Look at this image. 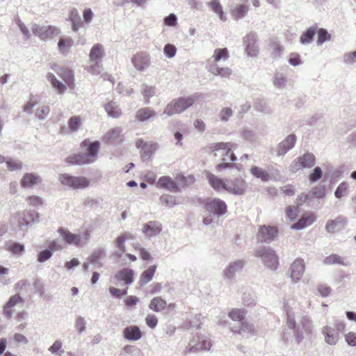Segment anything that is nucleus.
<instances>
[{"instance_id": "nucleus-17", "label": "nucleus", "mask_w": 356, "mask_h": 356, "mask_svg": "<svg viewBox=\"0 0 356 356\" xmlns=\"http://www.w3.org/2000/svg\"><path fill=\"white\" fill-rule=\"evenodd\" d=\"M245 261L243 259H238L229 264L223 270L224 278L232 280L236 273H239L244 267Z\"/></svg>"}, {"instance_id": "nucleus-16", "label": "nucleus", "mask_w": 356, "mask_h": 356, "mask_svg": "<svg viewBox=\"0 0 356 356\" xmlns=\"http://www.w3.org/2000/svg\"><path fill=\"white\" fill-rule=\"evenodd\" d=\"M131 63L137 70L143 72L150 65L149 55L146 52L137 53L131 58Z\"/></svg>"}, {"instance_id": "nucleus-48", "label": "nucleus", "mask_w": 356, "mask_h": 356, "mask_svg": "<svg viewBox=\"0 0 356 356\" xmlns=\"http://www.w3.org/2000/svg\"><path fill=\"white\" fill-rule=\"evenodd\" d=\"M105 250L104 248H98L92 253L89 261L90 264L94 265H98L102 266V264L99 262V259L104 255Z\"/></svg>"}, {"instance_id": "nucleus-36", "label": "nucleus", "mask_w": 356, "mask_h": 356, "mask_svg": "<svg viewBox=\"0 0 356 356\" xmlns=\"http://www.w3.org/2000/svg\"><path fill=\"white\" fill-rule=\"evenodd\" d=\"M115 277L128 285L131 284L134 282V271L131 269L123 268L116 274Z\"/></svg>"}, {"instance_id": "nucleus-58", "label": "nucleus", "mask_w": 356, "mask_h": 356, "mask_svg": "<svg viewBox=\"0 0 356 356\" xmlns=\"http://www.w3.org/2000/svg\"><path fill=\"white\" fill-rule=\"evenodd\" d=\"M52 252H51L48 248H46L38 252L37 261L40 263H44L49 260L52 257Z\"/></svg>"}, {"instance_id": "nucleus-11", "label": "nucleus", "mask_w": 356, "mask_h": 356, "mask_svg": "<svg viewBox=\"0 0 356 356\" xmlns=\"http://www.w3.org/2000/svg\"><path fill=\"white\" fill-rule=\"evenodd\" d=\"M316 156L312 153L307 152L298 156L293 163L290 165L293 172H296L301 168H311L315 165Z\"/></svg>"}, {"instance_id": "nucleus-32", "label": "nucleus", "mask_w": 356, "mask_h": 356, "mask_svg": "<svg viewBox=\"0 0 356 356\" xmlns=\"http://www.w3.org/2000/svg\"><path fill=\"white\" fill-rule=\"evenodd\" d=\"M314 217L312 214L302 216L296 223L291 227L293 229H302L311 225L314 222Z\"/></svg>"}, {"instance_id": "nucleus-60", "label": "nucleus", "mask_w": 356, "mask_h": 356, "mask_svg": "<svg viewBox=\"0 0 356 356\" xmlns=\"http://www.w3.org/2000/svg\"><path fill=\"white\" fill-rule=\"evenodd\" d=\"M177 52V48L174 44L168 43L163 47V54L164 55L168 58H173Z\"/></svg>"}, {"instance_id": "nucleus-44", "label": "nucleus", "mask_w": 356, "mask_h": 356, "mask_svg": "<svg viewBox=\"0 0 356 356\" xmlns=\"http://www.w3.org/2000/svg\"><path fill=\"white\" fill-rule=\"evenodd\" d=\"M207 5L215 13L218 15L220 20L225 21L227 19L219 0H211V2L207 3Z\"/></svg>"}, {"instance_id": "nucleus-43", "label": "nucleus", "mask_w": 356, "mask_h": 356, "mask_svg": "<svg viewBox=\"0 0 356 356\" xmlns=\"http://www.w3.org/2000/svg\"><path fill=\"white\" fill-rule=\"evenodd\" d=\"M248 10L246 5L241 3L231 10V15L234 19L237 20L243 18L248 13Z\"/></svg>"}, {"instance_id": "nucleus-12", "label": "nucleus", "mask_w": 356, "mask_h": 356, "mask_svg": "<svg viewBox=\"0 0 356 356\" xmlns=\"http://www.w3.org/2000/svg\"><path fill=\"white\" fill-rule=\"evenodd\" d=\"M205 207L210 213L216 216L218 218L223 216L227 211L226 203L219 198L207 200Z\"/></svg>"}, {"instance_id": "nucleus-40", "label": "nucleus", "mask_w": 356, "mask_h": 356, "mask_svg": "<svg viewBox=\"0 0 356 356\" xmlns=\"http://www.w3.org/2000/svg\"><path fill=\"white\" fill-rule=\"evenodd\" d=\"M250 172L254 177L260 179L262 181L267 182L270 181L267 170L254 165L251 168Z\"/></svg>"}, {"instance_id": "nucleus-20", "label": "nucleus", "mask_w": 356, "mask_h": 356, "mask_svg": "<svg viewBox=\"0 0 356 356\" xmlns=\"http://www.w3.org/2000/svg\"><path fill=\"white\" fill-rule=\"evenodd\" d=\"M206 177L211 186L216 191L223 189L227 191L228 186L227 179L220 178L210 172H206Z\"/></svg>"}, {"instance_id": "nucleus-2", "label": "nucleus", "mask_w": 356, "mask_h": 356, "mask_svg": "<svg viewBox=\"0 0 356 356\" xmlns=\"http://www.w3.org/2000/svg\"><path fill=\"white\" fill-rule=\"evenodd\" d=\"M84 152L68 156L66 161L70 164L83 165L92 163L99 152L100 143L99 141L90 142L89 140H84L81 143Z\"/></svg>"}, {"instance_id": "nucleus-42", "label": "nucleus", "mask_w": 356, "mask_h": 356, "mask_svg": "<svg viewBox=\"0 0 356 356\" xmlns=\"http://www.w3.org/2000/svg\"><path fill=\"white\" fill-rule=\"evenodd\" d=\"M166 306L167 302L165 300L161 297H155L151 300L149 308L156 312H159L164 309Z\"/></svg>"}, {"instance_id": "nucleus-37", "label": "nucleus", "mask_w": 356, "mask_h": 356, "mask_svg": "<svg viewBox=\"0 0 356 356\" xmlns=\"http://www.w3.org/2000/svg\"><path fill=\"white\" fill-rule=\"evenodd\" d=\"M119 356H144V355L139 348L127 345L121 350Z\"/></svg>"}, {"instance_id": "nucleus-5", "label": "nucleus", "mask_w": 356, "mask_h": 356, "mask_svg": "<svg viewBox=\"0 0 356 356\" xmlns=\"http://www.w3.org/2000/svg\"><path fill=\"white\" fill-rule=\"evenodd\" d=\"M255 257L261 259L263 264L272 270H275L278 265V257L275 252L269 247L261 246L255 250Z\"/></svg>"}, {"instance_id": "nucleus-41", "label": "nucleus", "mask_w": 356, "mask_h": 356, "mask_svg": "<svg viewBox=\"0 0 356 356\" xmlns=\"http://www.w3.org/2000/svg\"><path fill=\"white\" fill-rule=\"evenodd\" d=\"M104 108L108 115L112 118H119L121 114V110L115 102H110L104 105Z\"/></svg>"}, {"instance_id": "nucleus-29", "label": "nucleus", "mask_w": 356, "mask_h": 356, "mask_svg": "<svg viewBox=\"0 0 356 356\" xmlns=\"http://www.w3.org/2000/svg\"><path fill=\"white\" fill-rule=\"evenodd\" d=\"M322 333L325 337V341L330 345H334L337 343L339 339V333L337 332L334 328L326 325L323 327Z\"/></svg>"}, {"instance_id": "nucleus-30", "label": "nucleus", "mask_w": 356, "mask_h": 356, "mask_svg": "<svg viewBox=\"0 0 356 356\" xmlns=\"http://www.w3.org/2000/svg\"><path fill=\"white\" fill-rule=\"evenodd\" d=\"M122 129L115 128L109 131L104 136L105 142L111 144L118 145L122 143Z\"/></svg>"}, {"instance_id": "nucleus-18", "label": "nucleus", "mask_w": 356, "mask_h": 356, "mask_svg": "<svg viewBox=\"0 0 356 356\" xmlns=\"http://www.w3.org/2000/svg\"><path fill=\"white\" fill-rule=\"evenodd\" d=\"M305 266L302 259H296L291 265L290 276L293 282H298L302 277Z\"/></svg>"}, {"instance_id": "nucleus-9", "label": "nucleus", "mask_w": 356, "mask_h": 356, "mask_svg": "<svg viewBox=\"0 0 356 356\" xmlns=\"http://www.w3.org/2000/svg\"><path fill=\"white\" fill-rule=\"evenodd\" d=\"M33 33L39 37L42 40L51 39L54 35H58L60 33L59 29L51 25L40 26L37 24H33L31 26Z\"/></svg>"}, {"instance_id": "nucleus-33", "label": "nucleus", "mask_w": 356, "mask_h": 356, "mask_svg": "<svg viewBox=\"0 0 356 356\" xmlns=\"http://www.w3.org/2000/svg\"><path fill=\"white\" fill-rule=\"evenodd\" d=\"M317 26L313 25L309 27L305 31L302 33L300 38V42L302 44H307L310 43L316 34Z\"/></svg>"}, {"instance_id": "nucleus-8", "label": "nucleus", "mask_w": 356, "mask_h": 356, "mask_svg": "<svg viewBox=\"0 0 356 356\" xmlns=\"http://www.w3.org/2000/svg\"><path fill=\"white\" fill-rule=\"evenodd\" d=\"M19 226L22 230H27L31 223L39 222L40 214L34 210H25L17 213Z\"/></svg>"}, {"instance_id": "nucleus-15", "label": "nucleus", "mask_w": 356, "mask_h": 356, "mask_svg": "<svg viewBox=\"0 0 356 356\" xmlns=\"http://www.w3.org/2000/svg\"><path fill=\"white\" fill-rule=\"evenodd\" d=\"M297 138L294 134H291L282 141H281L275 151L277 156H283L286 154L289 150L293 148L296 143Z\"/></svg>"}, {"instance_id": "nucleus-63", "label": "nucleus", "mask_w": 356, "mask_h": 356, "mask_svg": "<svg viewBox=\"0 0 356 356\" xmlns=\"http://www.w3.org/2000/svg\"><path fill=\"white\" fill-rule=\"evenodd\" d=\"M49 351L52 354L57 353L59 356L64 353V350L62 349V343L59 340H56L49 348Z\"/></svg>"}, {"instance_id": "nucleus-45", "label": "nucleus", "mask_w": 356, "mask_h": 356, "mask_svg": "<svg viewBox=\"0 0 356 356\" xmlns=\"http://www.w3.org/2000/svg\"><path fill=\"white\" fill-rule=\"evenodd\" d=\"M7 249L13 254L21 256L24 252L25 248L23 244L17 242L9 241L7 243Z\"/></svg>"}, {"instance_id": "nucleus-4", "label": "nucleus", "mask_w": 356, "mask_h": 356, "mask_svg": "<svg viewBox=\"0 0 356 356\" xmlns=\"http://www.w3.org/2000/svg\"><path fill=\"white\" fill-rule=\"evenodd\" d=\"M195 103L193 97H181L173 99L164 110V113L168 116L179 114L186 111Z\"/></svg>"}, {"instance_id": "nucleus-19", "label": "nucleus", "mask_w": 356, "mask_h": 356, "mask_svg": "<svg viewBox=\"0 0 356 356\" xmlns=\"http://www.w3.org/2000/svg\"><path fill=\"white\" fill-rule=\"evenodd\" d=\"M23 302L24 299L19 293L10 296L3 307V316L8 319L10 318L13 316L12 309L17 304Z\"/></svg>"}, {"instance_id": "nucleus-57", "label": "nucleus", "mask_w": 356, "mask_h": 356, "mask_svg": "<svg viewBox=\"0 0 356 356\" xmlns=\"http://www.w3.org/2000/svg\"><path fill=\"white\" fill-rule=\"evenodd\" d=\"M323 177V171L321 168L316 166L314 168L313 172L309 175L310 183H314L320 180Z\"/></svg>"}, {"instance_id": "nucleus-26", "label": "nucleus", "mask_w": 356, "mask_h": 356, "mask_svg": "<svg viewBox=\"0 0 356 356\" xmlns=\"http://www.w3.org/2000/svg\"><path fill=\"white\" fill-rule=\"evenodd\" d=\"M42 181L41 177L33 172L25 173L21 179V186L23 188H30Z\"/></svg>"}, {"instance_id": "nucleus-10", "label": "nucleus", "mask_w": 356, "mask_h": 356, "mask_svg": "<svg viewBox=\"0 0 356 356\" xmlns=\"http://www.w3.org/2000/svg\"><path fill=\"white\" fill-rule=\"evenodd\" d=\"M278 234V229L274 226L261 225L257 234L259 243H270L273 241Z\"/></svg>"}, {"instance_id": "nucleus-13", "label": "nucleus", "mask_w": 356, "mask_h": 356, "mask_svg": "<svg viewBox=\"0 0 356 356\" xmlns=\"http://www.w3.org/2000/svg\"><path fill=\"white\" fill-rule=\"evenodd\" d=\"M228 186L227 191L235 195H243L247 188L245 181L241 177H237L234 179H227Z\"/></svg>"}, {"instance_id": "nucleus-24", "label": "nucleus", "mask_w": 356, "mask_h": 356, "mask_svg": "<svg viewBox=\"0 0 356 356\" xmlns=\"http://www.w3.org/2000/svg\"><path fill=\"white\" fill-rule=\"evenodd\" d=\"M161 230V224L158 221H149L145 224L143 228V232L148 238L158 236Z\"/></svg>"}, {"instance_id": "nucleus-7", "label": "nucleus", "mask_w": 356, "mask_h": 356, "mask_svg": "<svg viewBox=\"0 0 356 356\" xmlns=\"http://www.w3.org/2000/svg\"><path fill=\"white\" fill-rule=\"evenodd\" d=\"M211 346V342L209 337L197 335L190 341L185 352L195 353L200 350H209Z\"/></svg>"}, {"instance_id": "nucleus-39", "label": "nucleus", "mask_w": 356, "mask_h": 356, "mask_svg": "<svg viewBox=\"0 0 356 356\" xmlns=\"http://www.w3.org/2000/svg\"><path fill=\"white\" fill-rule=\"evenodd\" d=\"M156 144L152 143H148L143 145L142 150H140L142 159L143 161L149 159L152 154L156 151Z\"/></svg>"}, {"instance_id": "nucleus-54", "label": "nucleus", "mask_w": 356, "mask_h": 356, "mask_svg": "<svg viewBox=\"0 0 356 356\" xmlns=\"http://www.w3.org/2000/svg\"><path fill=\"white\" fill-rule=\"evenodd\" d=\"M160 202L168 207H172L176 203V197L170 195H163L160 197Z\"/></svg>"}, {"instance_id": "nucleus-50", "label": "nucleus", "mask_w": 356, "mask_h": 356, "mask_svg": "<svg viewBox=\"0 0 356 356\" xmlns=\"http://www.w3.org/2000/svg\"><path fill=\"white\" fill-rule=\"evenodd\" d=\"M246 314V311L244 309H233L229 313V317L233 321L242 322Z\"/></svg>"}, {"instance_id": "nucleus-1", "label": "nucleus", "mask_w": 356, "mask_h": 356, "mask_svg": "<svg viewBox=\"0 0 356 356\" xmlns=\"http://www.w3.org/2000/svg\"><path fill=\"white\" fill-rule=\"evenodd\" d=\"M286 323L288 328L292 330L298 343L303 340L304 334L309 335L312 332V321L307 316H302L299 323H297L293 312L286 310Z\"/></svg>"}, {"instance_id": "nucleus-6", "label": "nucleus", "mask_w": 356, "mask_h": 356, "mask_svg": "<svg viewBox=\"0 0 356 356\" xmlns=\"http://www.w3.org/2000/svg\"><path fill=\"white\" fill-rule=\"evenodd\" d=\"M58 180L63 185L67 186L73 189L85 188L90 184V181L84 177H74L69 174H61Z\"/></svg>"}, {"instance_id": "nucleus-47", "label": "nucleus", "mask_w": 356, "mask_h": 356, "mask_svg": "<svg viewBox=\"0 0 356 356\" xmlns=\"http://www.w3.org/2000/svg\"><path fill=\"white\" fill-rule=\"evenodd\" d=\"M316 33L318 37L316 44L318 46L322 45L324 42L331 39V34H330L325 29H317Z\"/></svg>"}, {"instance_id": "nucleus-64", "label": "nucleus", "mask_w": 356, "mask_h": 356, "mask_svg": "<svg viewBox=\"0 0 356 356\" xmlns=\"http://www.w3.org/2000/svg\"><path fill=\"white\" fill-rule=\"evenodd\" d=\"M273 50L271 51V56L274 59H277L280 57L283 50L284 47L277 42H273Z\"/></svg>"}, {"instance_id": "nucleus-61", "label": "nucleus", "mask_w": 356, "mask_h": 356, "mask_svg": "<svg viewBox=\"0 0 356 356\" xmlns=\"http://www.w3.org/2000/svg\"><path fill=\"white\" fill-rule=\"evenodd\" d=\"M81 124V118L79 116H72L68 120V125L72 131L78 130Z\"/></svg>"}, {"instance_id": "nucleus-14", "label": "nucleus", "mask_w": 356, "mask_h": 356, "mask_svg": "<svg viewBox=\"0 0 356 356\" xmlns=\"http://www.w3.org/2000/svg\"><path fill=\"white\" fill-rule=\"evenodd\" d=\"M257 34L250 32L243 38V44L248 56L254 57L259 53V47L256 44Z\"/></svg>"}, {"instance_id": "nucleus-22", "label": "nucleus", "mask_w": 356, "mask_h": 356, "mask_svg": "<svg viewBox=\"0 0 356 356\" xmlns=\"http://www.w3.org/2000/svg\"><path fill=\"white\" fill-rule=\"evenodd\" d=\"M63 241L70 245H79L81 242L80 234H76L70 232L67 229L60 227L58 230Z\"/></svg>"}, {"instance_id": "nucleus-28", "label": "nucleus", "mask_w": 356, "mask_h": 356, "mask_svg": "<svg viewBox=\"0 0 356 356\" xmlns=\"http://www.w3.org/2000/svg\"><path fill=\"white\" fill-rule=\"evenodd\" d=\"M156 185L168 190L170 192H178L179 191L177 183L169 176L161 177Z\"/></svg>"}, {"instance_id": "nucleus-53", "label": "nucleus", "mask_w": 356, "mask_h": 356, "mask_svg": "<svg viewBox=\"0 0 356 356\" xmlns=\"http://www.w3.org/2000/svg\"><path fill=\"white\" fill-rule=\"evenodd\" d=\"M213 58L215 61L226 60L229 57V52L227 48L216 49L214 51Z\"/></svg>"}, {"instance_id": "nucleus-59", "label": "nucleus", "mask_w": 356, "mask_h": 356, "mask_svg": "<svg viewBox=\"0 0 356 356\" xmlns=\"http://www.w3.org/2000/svg\"><path fill=\"white\" fill-rule=\"evenodd\" d=\"M266 170L268 171V176L270 177V180L277 181L280 178V170L273 165H268Z\"/></svg>"}, {"instance_id": "nucleus-46", "label": "nucleus", "mask_w": 356, "mask_h": 356, "mask_svg": "<svg viewBox=\"0 0 356 356\" xmlns=\"http://www.w3.org/2000/svg\"><path fill=\"white\" fill-rule=\"evenodd\" d=\"M47 78L59 94H62L65 92L66 90V86L58 81L52 73H49Z\"/></svg>"}, {"instance_id": "nucleus-21", "label": "nucleus", "mask_w": 356, "mask_h": 356, "mask_svg": "<svg viewBox=\"0 0 356 356\" xmlns=\"http://www.w3.org/2000/svg\"><path fill=\"white\" fill-rule=\"evenodd\" d=\"M156 115L157 113L154 109L149 107H144L136 112L135 120L140 122H144L147 120H152Z\"/></svg>"}, {"instance_id": "nucleus-56", "label": "nucleus", "mask_w": 356, "mask_h": 356, "mask_svg": "<svg viewBox=\"0 0 356 356\" xmlns=\"http://www.w3.org/2000/svg\"><path fill=\"white\" fill-rule=\"evenodd\" d=\"M233 115V111L231 108L229 107H225V108H222L219 114H218V117L220 120V121L222 122H227L229 118L231 116H232Z\"/></svg>"}, {"instance_id": "nucleus-23", "label": "nucleus", "mask_w": 356, "mask_h": 356, "mask_svg": "<svg viewBox=\"0 0 356 356\" xmlns=\"http://www.w3.org/2000/svg\"><path fill=\"white\" fill-rule=\"evenodd\" d=\"M142 332L137 325H129L123 330V337L129 341H136L142 337Z\"/></svg>"}, {"instance_id": "nucleus-38", "label": "nucleus", "mask_w": 356, "mask_h": 356, "mask_svg": "<svg viewBox=\"0 0 356 356\" xmlns=\"http://www.w3.org/2000/svg\"><path fill=\"white\" fill-rule=\"evenodd\" d=\"M103 47L101 44H95L92 46L90 52V62L99 61L104 56Z\"/></svg>"}, {"instance_id": "nucleus-34", "label": "nucleus", "mask_w": 356, "mask_h": 356, "mask_svg": "<svg viewBox=\"0 0 356 356\" xmlns=\"http://www.w3.org/2000/svg\"><path fill=\"white\" fill-rule=\"evenodd\" d=\"M156 269V266L153 265L150 266L147 270H144L140 277V280L138 281V284L140 286L145 285L148 282H149L155 273Z\"/></svg>"}, {"instance_id": "nucleus-51", "label": "nucleus", "mask_w": 356, "mask_h": 356, "mask_svg": "<svg viewBox=\"0 0 356 356\" xmlns=\"http://www.w3.org/2000/svg\"><path fill=\"white\" fill-rule=\"evenodd\" d=\"M141 92L143 97L146 99L145 104H148L149 103V99L156 94V88L153 86L143 84L141 86Z\"/></svg>"}, {"instance_id": "nucleus-52", "label": "nucleus", "mask_w": 356, "mask_h": 356, "mask_svg": "<svg viewBox=\"0 0 356 356\" xmlns=\"http://www.w3.org/2000/svg\"><path fill=\"white\" fill-rule=\"evenodd\" d=\"M72 44V40L67 38H61L58 42V47L62 53L67 51Z\"/></svg>"}, {"instance_id": "nucleus-31", "label": "nucleus", "mask_w": 356, "mask_h": 356, "mask_svg": "<svg viewBox=\"0 0 356 356\" xmlns=\"http://www.w3.org/2000/svg\"><path fill=\"white\" fill-rule=\"evenodd\" d=\"M241 325L238 327H232L231 331L237 333L240 335L245 336V334L253 335L254 333V325L246 321H243L240 323Z\"/></svg>"}, {"instance_id": "nucleus-62", "label": "nucleus", "mask_w": 356, "mask_h": 356, "mask_svg": "<svg viewBox=\"0 0 356 356\" xmlns=\"http://www.w3.org/2000/svg\"><path fill=\"white\" fill-rule=\"evenodd\" d=\"M348 184L347 182H341L336 188L334 195L337 198L339 199L343 197L348 190Z\"/></svg>"}, {"instance_id": "nucleus-25", "label": "nucleus", "mask_w": 356, "mask_h": 356, "mask_svg": "<svg viewBox=\"0 0 356 356\" xmlns=\"http://www.w3.org/2000/svg\"><path fill=\"white\" fill-rule=\"evenodd\" d=\"M347 224V219L343 216H338L334 220H327L325 229L329 233H334L343 228Z\"/></svg>"}, {"instance_id": "nucleus-27", "label": "nucleus", "mask_w": 356, "mask_h": 356, "mask_svg": "<svg viewBox=\"0 0 356 356\" xmlns=\"http://www.w3.org/2000/svg\"><path fill=\"white\" fill-rule=\"evenodd\" d=\"M55 72L70 88L74 86L73 72L71 70L67 67H57Z\"/></svg>"}, {"instance_id": "nucleus-35", "label": "nucleus", "mask_w": 356, "mask_h": 356, "mask_svg": "<svg viewBox=\"0 0 356 356\" xmlns=\"http://www.w3.org/2000/svg\"><path fill=\"white\" fill-rule=\"evenodd\" d=\"M68 19L72 24V29L74 31H77L83 25V22L81 21L79 12L76 8H72L70 10Z\"/></svg>"}, {"instance_id": "nucleus-55", "label": "nucleus", "mask_w": 356, "mask_h": 356, "mask_svg": "<svg viewBox=\"0 0 356 356\" xmlns=\"http://www.w3.org/2000/svg\"><path fill=\"white\" fill-rule=\"evenodd\" d=\"M22 163L20 161L8 158L6 160V166L10 171L20 170L22 168Z\"/></svg>"}, {"instance_id": "nucleus-3", "label": "nucleus", "mask_w": 356, "mask_h": 356, "mask_svg": "<svg viewBox=\"0 0 356 356\" xmlns=\"http://www.w3.org/2000/svg\"><path fill=\"white\" fill-rule=\"evenodd\" d=\"M233 144L230 143H215L210 144L209 149L211 152H216L222 150V163H220L216 165V169L220 171L222 169L230 168L234 166L232 163H227V161H231L232 162L236 161L237 158L236 155L232 152V147Z\"/></svg>"}, {"instance_id": "nucleus-49", "label": "nucleus", "mask_w": 356, "mask_h": 356, "mask_svg": "<svg viewBox=\"0 0 356 356\" xmlns=\"http://www.w3.org/2000/svg\"><path fill=\"white\" fill-rule=\"evenodd\" d=\"M287 79L285 74L277 72L274 76L273 85L277 88H282L286 86Z\"/></svg>"}]
</instances>
